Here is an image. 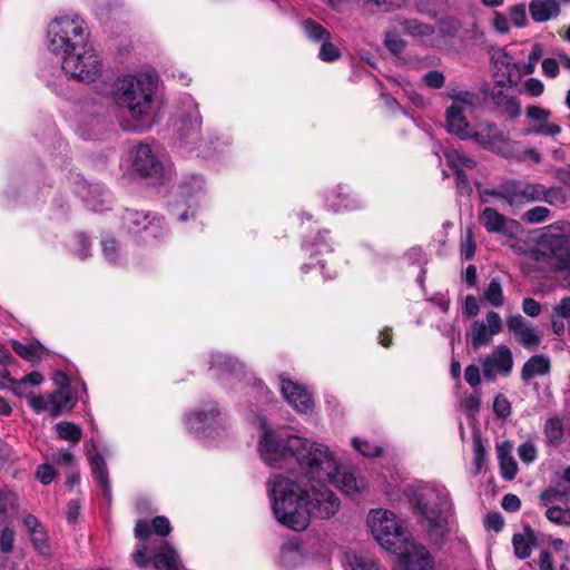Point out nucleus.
Returning <instances> with one entry per match:
<instances>
[{
  "mask_svg": "<svg viewBox=\"0 0 570 570\" xmlns=\"http://www.w3.org/2000/svg\"><path fill=\"white\" fill-rule=\"evenodd\" d=\"M272 509L275 518L283 525L295 531L307 528L312 518L328 519L340 507L336 495L328 489H312L282 474L268 482Z\"/></svg>",
  "mask_w": 570,
  "mask_h": 570,
  "instance_id": "f257e3e1",
  "label": "nucleus"
},
{
  "mask_svg": "<svg viewBox=\"0 0 570 570\" xmlns=\"http://www.w3.org/2000/svg\"><path fill=\"white\" fill-rule=\"evenodd\" d=\"M258 452L262 460L281 469L295 460L307 478L328 479L335 470L330 449L321 443L262 425Z\"/></svg>",
  "mask_w": 570,
  "mask_h": 570,
  "instance_id": "f03ea898",
  "label": "nucleus"
},
{
  "mask_svg": "<svg viewBox=\"0 0 570 570\" xmlns=\"http://www.w3.org/2000/svg\"><path fill=\"white\" fill-rule=\"evenodd\" d=\"M155 90L156 81L151 76H127L117 80L112 91L114 100L132 120L125 129L144 131L153 126Z\"/></svg>",
  "mask_w": 570,
  "mask_h": 570,
  "instance_id": "7ed1b4c3",
  "label": "nucleus"
},
{
  "mask_svg": "<svg viewBox=\"0 0 570 570\" xmlns=\"http://www.w3.org/2000/svg\"><path fill=\"white\" fill-rule=\"evenodd\" d=\"M421 513V525L429 539L435 544H442L449 532L451 503L446 494L435 490L423 492L416 502Z\"/></svg>",
  "mask_w": 570,
  "mask_h": 570,
  "instance_id": "20e7f679",
  "label": "nucleus"
},
{
  "mask_svg": "<svg viewBox=\"0 0 570 570\" xmlns=\"http://www.w3.org/2000/svg\"><path fill=\"white\" fill-rule=\"evenodd\" d=\"M367 522L375 540L393 553L400 549L404 550V546L413 540L403 522L389 510H371Z\"/></svg>",
  "mask_w": 570,
  "mask_h": 570,
  "instance_id": "39448f33",
  "label": "nucleus"
},
{
  "mask_svg": "<svg viewBox=\"0 0 570 570\" xmlns=\"http://www.w3.org/2000/svg\"><path fill=\"white\" fill-rule=\"evenodd\" d=\"M86 23L78 16L56 17L48 26L49 48L53 53L65 56L87 43Z\"/></svg>",
  "mask_w": 570,
  "mask_h": 570,
  "instance_id": "423d86ee",
  "label": "nucleus"
},
{
  "mask_svg": "<svg viewBox=\"0 0 570 570\" xmlns=\"http://www.w3.org/2000/svg\"><path fill=\"white\" fill-rule=\"evenodd\" d=\"M61 67L70 78L92 82L101 72V60L95 49L85 43L62 56Z\"/></svg>",
  "mask_w": 570,
  "mask_h": 570,
  "instance_id": "0eeeda50",
  "label": "nucleus"
},
{
  "mask_svg": "<svg viewBox=\"0 0 570 570\" xmlns=\"http://www.w3.org/2000/svg\"><path fill=\"white\" fill-rule=\"evenodd\" d=\"M449 97L452 104L445 112L446 130L460 139H466L470 137L466 111L475 105L478 97L470 91L449 94Z\"/></svg>",
  "mask_w": 570,
  "mask_h": 570,
  "instance_id": "6e6552de",
  "label": "nucleus"
},
{
  "mask_svg": "<svg viewBox=\"0 0 570 570\" xmlns=\"http://www.w3.org/2000/svg\"><path fill=\"white\" fill-rule=\"evenodd\" d=\"M471 139L483 148L498 155L509 157L513 154V144L504 132L492 122H481L470 134Z\"/></svg>",
  "mask_w": 570,
  "mask_h": 570,
  "instance_id": "1a4fd4ad",
  "label": "nucleus"
},
{
  "mask_svg": "<svg viewBox=\"0 0 570 570\" xmlns=\"http://www.w3.org/2000/svg\"><path fill=\"white\" fill-rule=\"evenodd\" d=\"M513 364V355L510 347L501 344L482 358V374L488 381H494L498 375L505 377L511 374Z\"/></svg>",
  "mask_w": 570,
  "mask_h": 570,
  "instance_id": "9d476101",
  "label": "nucleus"
},
{
  "mask_svg": "<svg viewBox=\"0 0 570 570\" xmlns=\"http://www.w3.org/2000/svg\"><path fill=\"white\" fill-rule=\"evenodd\" d=\"M399 556L395 570H434V561L429 550L412 540L394 552Z\"/></svg>",
  "mask_w": 570,
  "mask_h": 570,
  "instance_id": "9b49d317",
  "label": "nucleus"
},
{
  "mask_svg": "<svg viewBox=\"0 0 570 570\" xmlns=\"http://www.w3.org/2000/svg\"><path fill=\"white\" fill-rule=\"evenodd\" d=\"M200 117L196 105L188 101L186 111L177 125V136L181 146L188 150L197 149L199 141Z\"/></svg>",
  "mask_w": 570,
  "mask_h": 570,
  "instance_id": "f8f14e48",
  "label": "nucleus"
},
{
  "mask_svg": "<svg viewBox=\"0 0 570 570\" xmlns=\"http://www.w3.org/2000/svg\"><path fill=\"white\" fill-rule=\"evenodd\" d=\"M507 327L518 343L528 351H537L542 344V333L522 315L514 314L507 318Z\"/></svg>",
  "mask_w": 570,
  "mask_h": 570,
  "instance_id": "ddd939ff",
  "label": "nucleus"
},
{
  "mask_svg": "<svg viewBox=\"0 0 570 570\" xmlns=\"http://www.w3.org/2000/svg\"><path fill=\"white\" fill-rule=\"evenodd\" d=\"M487 323L475 321L471 325V332L468 336L471 338V344L474 351L481 346L489 345L492 337L502 331V320L499 313L491 311L485 316Z\"/></svg>",
  "mask_w": 570,
  "mask_h": 570,
  "instance_id": "4468645a",
  "label": "nucleus"
},
{
  "mask_svg": "<svg viewBox=\"0 0 570 570\" xmlns=\"http://www.w3.org/2000/svg\"><path fill=\"white\" fill-rule=\"evenodd\" d=\"M330 454L335 462V470L332 472L328 479H318V478H308L309 480L316 481L320 484H334L341 491L346 493L350 497H353L360 493L361 489L364 487L362 482H358L356 478L344 468L341 466L335 454L330 450Z\"/></svg>",
  "mask_w": 570,
  "mask_h": 570,
  "instance_id": "2eb2a0df",
  "label": "nucleus"
},
{
  "mask_svg": "<svg viewBox=\"0 0 570 570\" xmlns=\"http://www.w3.org/2000/svg\"><path fill=\"white\" fill-rule=\"evenodd\" d=\"M281 391L287 402L298 412L306 413L313 406L308 391L296 382L282 380Z\"/></svg>",
  "mask_w": 570,
  "mask_h": 570,
  "instance_id": "dca6fc26",
  "label": "nucleus"
},
{
  "mask_svg": "<svg viewBox=\"0 0 570 570\" xmlns=\"http://www.w3.org/2000/svg\"><path fill=\"white\" fill-rule=\"evenodd\" d=\"M132 167L145 177L158 176L163 170L161 163L157 159L148 145H139L137 147Z\"/></svg>",
  "mask_w": 570,
  "mask_h": 570,
  "instance_id": "f3484780",
  "label": "nucleus"
},
{
  "mask_svg": "<svg viewBox=\"0 0 570 570\" xmlns=\"http://www.w3.org/2000/svg\"><path fill=\"white\" fill-rule=\"evenodd\" d=\"M218 415L217 409L212 405L208 410L196 411L186 415L185 423L196 434L210 435L212 430L217 424Z\"/></svg>",
  "mask_w": 570,
  "mask_h": 570,
  "instance_id": "a211bd4d",
  "label": "nucleus"
},
{
  "mask_svg": "<svg viewBox=\"0 0 570 570\" xmlns=\"http://www.w3.org/2000/svg\"><path fill=\"white\" fill-rule=\"evenodd\" d=\"M527 116L535 122V125L529 129L530 132L543 136H556L561 132L559 125L549 121L551 111L546 108L529 106L527 108Z\"/></svg>",
  "mask_w": 570,
  "mask_h": 570,
  "instance_id": "6ab92c4d",
  "label": "nucleus"
},
{
  "mask_svg": "<svg viewBox=\"0 0 570 570\" xmlns=\"http://www.w3.org/2000/svg\"><path fill=\"white\" fill-rule=\"evenodd\" d=\"M560 189H547L538 183H525L520 180V202L521 208L532 202L543 200L549 204L554 203V198L560 194Z\"/></svg>",
  "mask_w": 570,
  "mask_h": 570,
  "instance_id": "aec40b11",
  "label": "nucleus"
},
{
  "mask_svg": "<svg viewBox=\"0 0 570 570\" xmlns=\"http://www.w3.org/2000/svg\"><path fill=\"white\" fill-rule=\"evenodd\" d=\"M512 450L513 444L510 441H504L497 448L500 473L508 481L513 480L518 473V465L512 456Z\"/></svg>",
  "mask_w": 570,
  "mask_h": 570,
  "instance_id": "412c9836",
  "label": "nucleus"
},
{
  "mask_svg": "<svg viewBox=\"0 0 570 570\" xmlns=\"http://www.w3.org/2000/svg\"><path fill=\"white\" fill-rule=\"evenodd\" d=\"M551 370L550 357L544 354L531 356L522 366L521 380L528 383L534 376L546 375Z\"/></svg>",
  "mask_w": 570,
  "mask_h": 570,
  "instance_id": "4be33fe9",
  "label": "nucleus"
},
{
  "mask_svg": "<svg viewBox=\"0 0 570 570\" xmlns=\"http://www.w3.org/2000/svg\"><path fill=\"white\" fill-rule=\"evenodd\" d=\"M529 11L534 21L546 22L559 16L560 6L557 0H532Z\"/></svg>",
  "mask_w": 570,
  "mask_h": 570,
  "instance_id": "5701e85b",
  "label": "nucleus"
},
{
  "mask_svg": "<svg viewBox=\"0 0 570 570\" xmlns=\"http://www.w3.org/2000/svg\"><path fill=\"white\" fill-rule=\"evenodd\" d=\"M81 196L92 210H98L106 203H108L110 198L108 190L98 183L86 184L82 187Z\"/></svg>",
  "mask_w": 570,
  "mask_h": 570,
  "instance_id": "b1692460",
  "label": "nucleus"
},
{
  "mask_svg": "<svg viewBox=\"0 0 570 570\" xmlns=\"http://www.w3.org/2000/svg\"><path fill=\"white\" fill-rule=\"evenodd\" d=\"M489 96L493 104L503 109L505 114H508L511 118H514L520 115L521 108L515 98L511 95H508L503 91V89H491Z\"/></svg>",
  "mask_w": 570,
  "mask_h": 570,
  "instance_id": "393cba45",
  "label": "nucleus"
},
{
  "mask_svg": "<svg viewBox=\"0 0 570 570\" xmlns=\"http://www.w3.org/2000/svg\"><path fill=\"white\" fill-rule=\"evenodd\" d=\"M177 552L165 543L155 554L153 564L157 570H179Z\"/></svg>",
  "mask_w": 570,
  "mask_h": 570,
  "instance_id": "a878e982",
  "label": "nucleus"
},
{
  "mask_svg": "<svg viewBox=\"0 0 570 570\" xmlns=\"http://www.w3.org/2000/svg\"><path fill=\"white\" fill-rule=\"evenodd\" d=\"M90 465L96 481L102 488L104 497L109 500L110 484L105 459L100 454H96L90 459Z\"/></svg>",
  "mask_w": 570,
  "mask_h": 570,
  "instance_id": "bb28decb",
  "label": "nucleus"
},
{
  "mask_svg": "<svg viewBox=\"0 0 570 570\" xmlns=\"http://www.w3.org/2000/svg\"><path fill=\"white\" fill-rule=\"evenodd\" d=\"M534 541V533L530 528H525L524 533H515L512 538L515 557L521 560L529 558Z\"/></svg>",
  "mask_w": 570,
  "mask_h": 570,
  "instance_id": "cd10ccee",
  "label": "nucleus"
},
{
  "mask_svg": "<svg viewBox=\"0 0 570 570\" xmlns=\"http://www.w3.org/2000/svg\"><path fill=\"white\" fill-rule=\"evenodd\" d=\"M480 220L489 233H503L508 222L504 215L492 207L482 210Z\"/></svg>",
  "mask_w": 570,
  "mask_h": 570,
  "instance_id": "c85d7f7f",
  "label": "nucleus"
},
{
  "mask_svg": "<svg viewBox=\"0 0 570 570\" xmlns=\"http://www.w3.org/2000/svg\"><path fill=\"white\" fill-rule=\"evenodd\" d=\"M124 226L130 232L138 233L140 229L151 232L154 228L147 223V216L136 210H127L122 216Z\"/></svg>",
  "mask_w": 570,
  "mask_h": 570,
  "instance_id": "c756f323",
  "label": "nucleus"
},
{
  "mask_svg": "<svg viewBox=\"0 0 570 570\" xmlns=\"http://www.w3.org/2000/svg\"><path fill=\"white\" fill-rule=\"evenodd\" d=\"M210 368L215 371L236 373L243 368V365L229 355L216 353L212 355Z\"/></svg>",
  "mask_w": 570,
  "mask_h": 570,
  "instance_id": "7c9ffc66",
  "label": "nucleus"
},
{
  "mask_svg": "<svg viewBox=\"0 0 570 570\" xmlns=\"http://www.w3.org/2000/svg\"><path fill=\"white\" fill-rule=\"evenodd\" d=\"M446 163L453 169L458 168H469L472 169L476 166V163L473 158L465 155L463 151L458 149H449L444 153Z\"/></svg>",
  "mask_w": 570,
  "mask_h": 570,
  "instance_id": "2f4dec72",
  "label": "nucleus"
},
{
  "mask_svg": "<svg viewBox=\"0 0 570 570\" xmlns=\"http://www.w3.org/2000/svg\"><path fill=\"white\" fill-rule=\"evenodd\" d=\"M55 429L60 440H66L72 443L79 442L82 435L80 426L72 422H59L56 424Z\"/></svg>",
  "mask_w": 570,
  "mask_h": 570,
  "instance_id": "473e14b6",
  "label": "nucleus"
},
{
  "mask_svg": "<svg viewBox=\"0 0 570 570\" xmlns=\"http://www.w3.org/2000/svg\"><path fill=\"white\" fill-rule=\"evenodd\" d=\"M302 26L305 35L312 41L323 42L325 39L331 38L330 31L313 19L304 20Z\"/></svg>",
  "mask_w": 570,
  "mask_h": 570,
  "instance_id": "72a5a7b5",
  "label": "nucleus"
},
{
  "mask_svg": "<svg viewBox=\"0 0 570 570\" xmlns=\"http://www.w3.org/2000/svg\"><path fill=\"white\" fill-rule=\"evenodd\" d=\"M402 26L404 31L412 37H431L435 32L432 24H428L415 19L405 20Z\"/></svg>",
  "mask_w": 570,
  "mask_h": 570,
  "instance_id": "f704fd0d",
  "label": "nucleus"
},
{
  "mask_svg": "<svg viewBox=\"0 0 570 570\" xmlns=\"http://www.w3.org/2000/svg\"><path fill=\"white\" fill-rule=\"evenodd\" d=\"M70 401L69 395L61 390L52 392L48 396V407L49 413L52 416H58L62 413L63 409L67 407L68 403Z\"/></svg>",
  "mask_w": 570,
  "mask_h": 570,
  "instance_id": "c9c22d12",
  "label": "nucleus"
},
{
  "mask_svg": "<svg viewBox=\"0 0 570 570\" xmlns=\"http://www.w3.org/2000/svg\"><path fill=\"white\" fill-rule=\"evenodd\" d=\"M544 434L548 441L552 444H559L564 434L563 424L561 420L551 417L546 422Z\"/></svg>",
  "mask_w": 570,
  "mask_h": 570,
  "instance_id": "e433bc0d",
  "label": "nucleus"
},
{
  "mask_svg": "<svg viewBox=\"0 0 570 570\" xmlns=\"http://www.w3.org/2000/svg\"><path fill=\"white\" fill-rule=\"evenodd\" d=\"M485 299L494 307H500L504 303L502 286L499 279L493 278L484 291Z\"/></svg>",
  "mask_w": 570,
  "mask_h": 570,
  "instance_id": "4c0bfd02",
  "label": "nucleus"
},
{
  "mask_svg": "<svg viewBox=\"0 0 570 570\" xmlns=\"http://www.w3.org/2000/svg\"><path fill=\"white\" fill-rule=\"evenodd\" d=\"M505 203L512 208L514 214L521 208L520 202V180H509L505 183Z\"/></svg>",
  "mask_w": 570,
  "mask_h": 570,
  "instance_id": "58836bf2",
  "label": "nucleus"
},
{
  "mask_svg": "<svg viewBox=\"0 0 570 570\" xmlns=\"http://www.w3.org/2000/svg\"><path fill=\"white\" fill-rule=\"evenodd\" d=\"M494 71L502 72L510 71L512 75L517 68L513 58L505 51H498L492 56Z\"/></svg>",
  "mask_w": 570,
  "mask_h": 570,
  "instance_id": "ea45409f",
  "label": "nucleus"
},
{
  "mask_svg": "<svg viewBox=\"0 0 570 570\" xmlns=\"http://www.w3.org/2000/svg\"><path fill=\"white\" fill-rule=\"evenodd\" d=\"M547 519L559 525H570V509H562L558 505L548 507Z\"/></svg>",
  "mask_w": 570,
  "mask_h": 570,
  "instance_id": "a19ab883",
  "label": "nucleus"
},
{
  "mask_svg": "<svg viewBox=\"0 0 570 570\" xmlns=\"http://www.w3.org/2000/svg\"><path fill=\"white\" fill-rule=\"evenodd\" d=\"M11 345L16 354H18L22 358L35 362L40 360L41 357L40 350L36 345H26L17 341H13Z\"/></svg>",
  "mask_w": 570,
  "mask_h": 570,
  "instance_id": "79ce46f5",
  "label": "nucleus"
},
{
  "mask_svg": "<svg viewBox=\"0 0 570 570\" xmlns=\"http://www.w3.org/2000/svg\"><path fill=\"white\" fill-rule=\"evenodd\" d=\"M550 216V209L544 206H535L527 210L521 219L527 224H540Z\"/></svg>",
  "mask_w": 570,
  "mask_h": 570,
  "instance_id": "37998d69",
  "label": "nucleus"
},
{
  "mask_svg": "<svg viewBox=\"0 0 570 570\" xmlns=\"http://www.w3.org/2000/svg\"><path fill=\"white\" fill-rule=\"evenodd\" d=\"M352 444L356 451H358L362 455L373 458L382 454L383 450L381 446L376 444H372L368 441L361 440L358 438H354L352 440Z\"/></svg>",
  "mask_w": 570,
  "mask_h": 570,
  "instance_id": "c03bdc74",
  "label": "nucleus"
},
{
  "mask_svg": "<svg viewBox=\"0 0 570 570\" xmlns=\"http://www.w3.org/2000/svg\"><path fill=\"white\" fill-rule=\"evenodd\" d=\"M517 451L520 460L527 464L534 462L538 456L537 446L532 441L523 442L518 446Z\"/></svg>",
  "mask_w": 570,
  "mask_h": 570,
  "instance_id": "a18cd8bd",
  "label": "nucleus"
},
{
  "mask_svg": "<svg viewBox=\"0 0 570 570\" xmlns=\"http://www.w3.org/2000/svg\"><path fill=\"white\" fill-rule=\"evenodd\" d=\"M318 57L323 61H335L341 57L340 49L334 46L332 42H330V39H325L322 42Z\"/></svg>",
  "mask_w": 570,
  "mask_h": 570,
  "instance_id": "49530a36",
  "label": "nucleus"
},
{
  "mask_svg": "<svg viewBox=\"0 0 570 570\" xmlns=\"http://www.w3.org/2000/svg\"><path fill=\"white\" fill-rule=\"evenodd\" d=\"M17 495L4 489H0V518H4L10 509H14Z\"/></svg>",
  "mask_w": 570,
  "mask_h": 570,
  "instance_id": "de8ad7c7",
  "label": "nucleus"
},
{
  "mask_svg": "<svg viewBox=\"0 0 570 570\" xmlns=\"http://www.w3.org/2000/svg\"><path fill=\"white\" fill-rule=\"evenodd\" d=\"M493 411L500 419H507L511 414V404L503 394H498L494 397Z\"/></svg>",
  "mask_w": 570,
  "mask_h": 570,
  "instance_id": "09e8293b",
  "label": "nucleus"
},
{
  "mask_svg": "<svg viewBox=\"0 0 570 570\" xmlns=\"http://www.w3.org/2000/svg\"><path fill=\"white\" fill-rule=\"evenodd\" d=\"M543 56V49L542 46L539 43L533 45L531 52L528 58V63L523 66V73L530 75L535 70L538 61Z\"/></svg>",
  "mask_w": 570,
  "mask_h": 570,
  "instance_id": "8fccbe9b",
  "label": "nucleus"
},
{
  "mask_svg": "<svg viewBox=\"0 0 570 570\" xmlns=\"http://www.w3.org/2000/svg\"><path fill=\"white\" fill-rule=\"evenodd\" d=\"M509 16L514 26L524 27L527 24V10L523 3L512 6Z\"/></svg>",
  "mask_w": 570,
  "mask_h": 570,
  "instance_id": "3c124183",
  "label": "nucleus"
},
{
  "mask_svg": "<svg viewBox=\"0 0 570 570\" xmlns=\"http://www.w3.org/2000/svg\"><path fill=\"white\" fill-rule=\"evenodd\" d=\"M16 533L12 529L6 527L0 532V550L3 553H10L13 550Z\"/></svg>",
  "mask_w": 570,
  "mask_h": 570,
  "instance_id": "603ef678",
  "label": "nucleus"
},
{
  "mask_svg": "<svg viewBox=\"0 0 570 570\" xmlns=\"http://www.w3.org/2000/svg\"><path fill=\"white\" fill-rule=\"evenodd\" d=\"M480 199L483 204L489 203V197L501 198L505 202V183L497 188H479Z\"/></svg>",
  "mask_w": 570,
  "mask_h": 570,
  "instance_id": "864d4df0",
  "label": "nucleus"
},
{
  "mask_svg": "<svg viewBox=\"0 0 570 570\" xmlns=\"http://www.w3.org/2000/svg\"><path fill=\"white\" fill-rule=\"evenodd\" d=\"M423 81L430 88L440 89L445 83V77L439 70H431L424 75Z\"/></svg>",
  "mask_w": 570,
  "mask_h": 570,
  "instance_id": "5fc2aeb1",
  "label": "nucleus"
},
{
  "mask_svg": "<svg viewBox=\"0 0 570 570\" xmlns=\"http://www.w3.org/2000/svg\"><path fill=\"white\" fill-rule=\"evenodd\" d=\"M464 380L472 387L479 386L481 383V371L479 366L474 364L468 365L464 370Z\"/></svg>",
  "mask_w": 570,
  "mask_h": 570,
  "instance_id": "6e6d98bb",
  "label": "nucleus"
},
{
  "mask_svg": "<svg viewBox=\"0 0 570 570\" xmlns=\"http://www.w3.org/2000/svg\"><path fill=\"white\" fill-rule=\"evenodd\" d=\"M542 73L548 78H556L560 72L559 60L554 58H546L541 63Z\"/></svg>",
  "mask_w": 570,
  "mask_h": 570,
  "instance_id": "4d7b16f0",
  "label": "nucleus"
},
{
  "mask_svg": "<svg viewBox=\"0 0 570 570\" xmlns=\"http://www.w3.org/2000/svg\"><path fill=\"white\" fill-rule=\"evenodd\" d=\"M385 46L394 55L401 53L405 48V41L395 33H387L385 37Z\"/></svg>",
  "mask_w": 570,
  "mask_h": 570,
  "instance_id": "13d9d810",
  "label": "nucleus"
},
{
  "mask_svg": "<svg viewBox=\"0 0 570 570\" xmlns=\"http://www.w3.org/2000/svg\"><path fill=\"white\" fill-rule=\"evenodd\" d=\"M151 527L155 533L161 537L168 535L171 530L169 520L161 515L153 519Z\"/></svg>",
  "mask_w": 570,
  "mask_h": 570,
  "instance_id": "bf43d9fd",
  "label": "nucleus"
},
{
  "mask_svg": "<svg viewBox=\"0 0 570 570\" xmlns=\"http://www.w3.org/2000/svg\"><path fill=\"white\" fill-rule=\"evenodd\" d=\"M494 87L495 89H504V88H512L515 85L514 79L512 78V75L510 71L497 72L494 71Z\"/></svg>",
  "mask_w": 570,
  "mask_h": 570,
  "instance_id": "052dcab7",
  "label": "nucleus"
},
{
  "mask_svg": "<svg viewBox=\"0 0 570 570\" xmlns=\"http://www.w3.org/2000/svg\"><path fill=\"white\" fill-rule=\"evenodd\" d=\"M522 311L530 317H537L541 313V304L532 297H527L522 302Z\"/></svg>",
  "mask_w": 570,
  "mask_h": 570,
  "instance_id": "680f3d73",
  "label": "nucleus"
},
{
  "mask_svg": "<svg viewBox=\"0 0 570 570\" xmlns=\"http://www.w3.org/2000/svg\"><path fill=\"white\" fill-rule=\"evenodd\" d=\"M475 252V244L473 242V234L471 229L466 230V236L464 242L461 245V254L465 259H471Z\"/></svg>",
  "mask_w": 570,
  "mask_h": 570,
  "instance_id": "e2e57ef3",
  "label": "nucleus"
},
{
  "mask_svg": "<svg viewBox=\"0 0 570 570\" xmlns=\"http://www.w3.org/2000/svg\"><path fill=\"white\" fill-rule=\"evenodd\" d=\"M564 320H570V297H563L553 306L552 313Z\"/></svg>",
  "mask_w": 570,
  "mask_h": 570,
  "instance_id": "0e129e2a",
  "label": "nucleus"
},
{
  "mask_svg": "<svg viewBox=\"0 0 570 570\" xmlns=\"http://www.w3.org/2000/svg\"><path fill=\"white\" fill-rule=\"evenodd\" d=\"M27 399H28L30 407L35 412H37V413L45 412V411L49 412L48 400H46L45 397H42L40 395L29 394V395H27Z\"/></svg>",
  "mask_w": 570,
  "mask_h": 570,
  "instance_id": "69168bd1",
  "label": "nucleus"
},
{
  "mask_svg": "<svg viewBox=\"0 0 570 570\" xmlns=\"http://www.w3.org/2000/svg\"><path fill=\"white\" fill-rule=\"evenodd\" d=\"M56 475L55 469L49 464H41L37 470V478L42 484H49Z\"/></svg>",
  "mask_w": 570,
  "mask_h": 570,
  "instance_id": "338daca9",
  "label": "nucleus"
},
{
  "mask_svg": "<svg viewBox=\"0 0 570 570\" xmlns=\"http://www.w3.org/2000/svg\"><path fill=\"white\" fill-rule=\"evenodd\" d=\"M352 568L353 570H381L373 560L365 559L363 557H355Z\"/></svg>",
  "mask_w": 570,
  "mask_h": 570,
  "instance_id": "774afa93",
  "label": "nucleus"
}]
</instances>
